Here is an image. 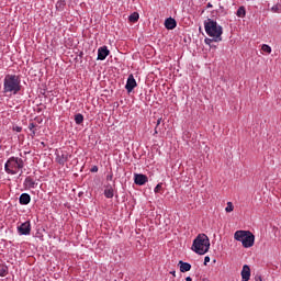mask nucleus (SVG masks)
Here are the masks:
<instances>
[{"label": "nucleus", "instance_id": "f257e3e1", "mask_svg": "<svg viewBox=\"0 0 281 281\" xmlns=\"http://www.w3.org/2000/svg\"><path fill=\"white\" fill-rule=\"evenodd\" d=\"M204 30L207 36L213 38L214 43H221V41H223V26H221L216 21L212 19L205 21Z\"/></svg>", "mask_w": 281, "mask_h": 281}, {"label": "nucleus", "instance_id": "f03ea898", "mask_svg": "<svg viewBox=\"0 0 281 281\" xmlns=\"http://www.w3.org/2000/svg\"><path fill=\"white\" fill-rule=\"evenodd\" d=\"M23 168H25V161L23 160V158H19V157H10L7 162L4 164V172H7V175H19L20 172V177L21 175H23Z\"/></svg>", "mask_w": 281, "mask_h": 281}, {"label": "nucleus", "instance_id": "7ed1b4c3", "mask_svg": "<svg viewBox=\"0 0 281 281\" xmlns=\"http://www.w3.org/2000/svg\"><path fill=\"white\" fill-rule=\"evenodd\" d=\"M191 249L198 256H205L210 251V237L205 234H199L193 240Z\"/></svg>", "mask_w": 281, "mask_h": 281}, {"label": "nucleus", "instance_id": "20e7f679", "mask_svg": "<svg viewBox=\"0 0 281 281\" xmlns=\"http://www.w3.org/2000/svg\"><path fill=\"white\" fill-rule=\"evenodd\" d=\"M21 91V79L16 75H7L3 81V93L16 95Z\"/></svg>", "mask_w": 281, "mask_h": 281}, {"label": "nucleus", "instance_id": "39448f33", "mask_svg": "<svg viewBox=\"0 0 281 281\" xmlns=\"http://www.w3.org/2000/svg\"><path fill=\"white\" fill-rule=\"evenodd\" d=\"M234 238L237 243H241L245 249L254 247V244L256 243V236L250 231H236Z\"/></svg>", "mask_w": 281, "mask_h": 281}, {"label": "nucleus", "instance_id": "423d86ee", "mask_svg": "<svg viewBox=\"0 0 281 281\" xmlns=\"http://www.w3.org/2000/svg\"><path fill=\"white\" fill-rule=\"evenodd\" d=\"M18 233L20 236H30V234H32V224L30 221H26L18 226Z\"/></svg>", "mask_w": 281, "mask_h": 281}, {"label": "nucleus", "instance_id": "0eeeda50", "mask_svg": "<svg viewBox=\"0 0 281 281\" xmlns=\"http://www.w3.org/2000/svg\"><path fill=\"white\" fill-rule=\"evenodd\" d=\"M69 159H71V155H69V153H67V151H61L60 154H57V156H56V161L60 166H65V164H67V161H69Z\"/></svg>", "mask_w": 281, "mask_h": 281}, {"label": "nucleus", "instance_id": "6e6552de", "mask_svg": "<svg viewBox=\"0 0 281 281\" xmlns=\"http://www.w3.org/2000/svg\"><path fill=\"white\" fill-rule=\"evenodd\" d=\"M135 87H137V81L135 80V77L133 75H130L126 81L125 89L126 91H128V93H131V91H133Z\"/></svg>", "mask_w": 281, "mask_h": 281}, {"label": "nucleus", "instance_id": "1a4fd4ad", "mask_svg": "<svg viewBox=\"0 0 281 281\" xmlns=\"http://www.w3.org/2000/svg\"><path fill=\"white\" fill-rule=\"evenodd\" d=\"M134 183H136V186H145V183H148V177H146V175L136 173L134 176Z\"/></svg>", "mask_w": 281, "mask_h": 281}, {"label": "nucleus", "instance_id": "9d476101", "mask_svg": "<svg viewBox=\"0 0 281 281\" xmlns=\"http://www.w3.org/2000/svg\"><path fill=\"white\" fill-rule=\"evenodd\" d=\"M111 54V50L106 46H102L98 49V60H106V56Z\"/></svg>", "mask_w": 281, "mask_h": 281}, {"label": "nucleus", "instance_id": "9b49d317", "mask_svg": "<svg viewBox=\"0 0 281 281\" xmlns=\"http://www.w3.org/2000/svg\"><path fill=\"white\" fill-rule=\"evenodd\" d=\"M250 278H251V268L245 265L241 270V281H249Z\"/></svg>", "mask_w": 281, "mask_h": 281}, {"label": "nucleus", "instance_id": "f8f14e48", "mask_svg": "<svg viewBox=\"0 0 281 281\" xmlns=\"http://www.w3.org/2000/svg\"><path fill=\"white\" fill-rule=\"evenodd\" d=\"M165 27L167 30H175V27H177V20L172 19V18H168L165 21Z\"/></svg>", "mask_w": 281, "mask_h": 281}, {"label": "nucleus", "instance_id": "ddd939ff", "mask_svg": "<svg viewBox=\"0 0 281 281\" xmlns=\"http://www.w3.org/2000/svg\"><path fill=\"white\" fill-rule=\"evenodd\" d=\"M178 267L180 268L181 273H186L192 269V265L184 261H179Z\"/></svg>", "mask_w": 281, "mask_h": 281}, {"label": "nucleus", "instance_id": "4468645a", "mask_svg": "<svg viewBox=\"0 0 281 281\" xmlns=\"http://www.w3.org/2000/svg\"><path fill=\"white\" fill-rule=\"evenodd\" d=\"M24 186L26 188H29V190H32V189L36 188V186H38V184L36 183V181H34V179H32L31 177H27L24 180Z\"/></svg>", "mask_w": 281, "mask_h": 281}, {"label": "nucleus", "instance_id": "2eb2a0df", "mask_svg": "<svg viewBox=\"0 0 281 281\" xmlns=\"http://www.w3.org/2000/svg\"><path fill=\"white\" fill-rule=\"evenodd\" d=\"M30 201H32V198L27 193H22L20 195V204L21 205H30Z\"/></svg>", "mask_w": 281, "mask_h": 281}, {"label": "nucleus", "instance_id": "dca6fc26", "mask_svg": "<svg viewBox=\"0 0 281 281\" xmlns=\"http://www.w3.org/2000/svg\"><path fill=\"white\" fill-rule=\"evenodd\" d=\"M236 16H238L239 19H245V16H247V10L245 9V7L238 8Z\"/></svg>", "mask_w": 281, "mask_h": 281}, {"label": "nucleus", "instance_id": "f3484780", "mask_svg": "<svg viewBox=\"0 0 281 281\" xmlns=\"http://www.w3.org/2000/svg\"><path fill=\"white\" fill-rule=\"evenodd\" d=\"M104 196L106 199H113V196H115V193L113 192V187H108L105 190H104Z\"/></svg>", "mask_w": 281, "mask_h": 281}, {"label": "nucleus", "instance_id": "a211bd4d", "mask_svg": "<svg viewBox=\"0 0 281 281\" xmlns=\"http://www.w3.org/2000/svg\"><path fill=\"white\" fill-rule=\"evenodd\" d=\"M128 21L131 23H137V21H139V13L134 12L128 16Z\"/></svg>", "mask_w": 281, "mask_h": 281}, {"label": "nucleus", "instance_id": "6ab92c4d", "mask_svg": "<svg viewBox=\"0 0 281 281\" xmlns=\"http://www.w3.org/2000/svg\"><path fill=\"white\" fill-rule=\"evenodd\" d=\"M29 130L31 131V137H36V124L30 123Z\"/></svg>", "mask_w": 281, "mask_h": 281}, {"label": "nucleus", "instance_id": "aec40b11", "mask_svg": "<svg viewBox=\"0 0 281 281\" xmlns=\"http://www.w3.org/2000/svg\"><path fill=\"white\" fill-rule=\"evenodd\" d=\"M65 5H67V0H59V1L56 3L57 10H64V9H65Z\"/></svg>", "mask_w": 281, "mask_h": 281}, {"label": "nucleus", "instance_id": "412c9836", "mask_svg": "<svg viewBox=\"0 0 281 281\" xmlns=\"http://www.w3.org/2000/svg\"><path fill=\"white\" fill-rule=\"evenodd\" d=\"M75 122L76 124H82V122H85V116L82 114H77L75 116Z\"/></svg>", "mask_w": 281, "mask_h": 281}, {"label": "nucleus", "instance_id": "4be33fe9", "mask_svg": "<svg viewBox=\"0 0 281 281\" xmlns=\"http://www.w3.org/2000/svg\"><path fill=\"white\" fill-rule=\"evenodd\" d=\"M261 50L265 52L266 54H271V52H272L271 46H269L267 44H263L261 46Z\"/></svg>", "mask_w": 281, "mask_h": 281}, {"label": "nucleus", "instance_id": "5701e85b", "mask_svg": "<svg viewBox=\"0 0 281 281\" xmlns=\"http://www.w3.org/2000/svg\"><path fill=\"white\" fill-rule=\"evenodd\" d=\"M225 212H234V204L232 202H227V206L225 207Z\"/></svg>", "mask_w": 281, "mask_h": 281}, {"label": "nucleus", "instance_id": "b1692460", "mask_svg": "<svg viewBox=\"0 0 281 281\" xmlns=\"http://www.w3.org/2000/svg\"><path fill=\"white\" fill-rule=\"evenodd\" d=\"M271 12L280 13V12H281V4H274V5L271 8Z\"/></svg>", "mask_w": 281, "mask_h": 281}, {"label": "nucleus", "instance_id": "393cba45", "mask_svg": "<svg viewBox=\"0 0 281 281\" xmlns=\"http://www.w3.org/2000/svg\"><path fill=\"white\" fill-rule=\"evenodd\" d=\"M162 183H158L155 189H154V192L155 194H159L161 192V188H162Z\"/></svg>", "mask_w": 281, "mask_h": 281}, {"label": "nucleus", "instance_id": "a878e982", "mask_svg": "<svg viewBox=\"0 0 281 281\" xmlns=\"http://www.w3.org/2000/svg\"><path fill=\"white\" fill-rule=\"evenodd\" d=\"M12 131H14L15 133H21V131H23V127L19 125H13Z\"/></svg>", "mask_w": 281, "mask_h": 281}, {"label": "nucleus", "instance_id": "bb28decb", "mask_svg": "<svg viewBox=\"0 0 281 281\" xmlns=\"http://www.w3.org/2000/svg\"><path fill=\"white\" fill-rule=\"evenodd\" d=\"M213 41H214V37H212V38H205V40H204V43H205L206 45H211Z\"/></svg>", "mask_w": 281, "mask_h": 281}, {"label": "nucleus", "instance_id": "cd10ccee", "mask_svg": "<svg viewBox=\"0 0 281 281\" xmlns=\"http://www.w3.org/2000/svg\"><path fill=\"white\" fill-rule=\"evenodd\" d=\"M5 276H8V273L5 272V270H1V271H0V277H1V278H5Z\"/></svg>", "mask_w": 281, "mask_h": 281}, {"label": "nucleus", "instance_id": "c85d7f7f", "mask_svg": "<svg viewBox=\"0 0 281 281\" xmlns=\"http://www.w3.org/2000/svg\"><path fill=\"white\" fill-rule=\"evenodd\" d=\"M207 262H210V256H206V257L204 258V265H205V266H207Z\"/></svg>", "mask_w": 281, "mask_h": 281}, {"label": "nucleus", "instance_id": "c756f323", "mask_svg": "<svg viewBox=\"0 0 281 281\" xmlns=\"http://www.w3.org/2000/svg\"><path fill=\"white\" fill-rule=\"evenodd\" d=\"M91 172H98V167L97 166L92 167Z\"/></svg>", "mask_w": 281, "mask_h": 281}, {"label": "nucleus", "instance_id": "7c9ffc66", "mask_svg": "<svg viewBox=\"0 0 281 281\" xmlns=\"http://www.w3.org/2000/svg\"><path fill=\"white\" fill-rule=\"evenodd\" d=\"M159 124H161V117L157 120V126H159Z\"/></svg>", "mask_w": 281, "mask_h": 281}, {"label": "nucleus", "instance_id": "2f4dec72", "mask_svg": "<svg viewBox=\"0 0 281 281\" xmlns=\"http://www.w3.org/2000/svg\"><path fill=\"white\" fill-rule=\"evenodd\" d=\"M186 281H192V277H187Z\"/></svg>", "mask_w": 281, "mask_h": 281}, {"label": "nucleus", "instance_id": "473e14b6", "mask_svg": "<svg viewBox=\"0 0 281 281\" xmlns=\"http://www.w3.org/2000/svg\"><path fill=\"white\" fill-rule=\"evenodd\" d=\"M170 273H171V276H176L177 272L176 271H171Z\"/></svg>", "mask_w": 281, "mask_h": 281}, {"label": "nucleus", "instance_id": "72a5a7b5", "mask_svg": "<svg viewBox=\"0 0 281 281\" xmlns=\"http://www.w3.org/2000/svg\"><path fill=\"white\" fill-rule=\"evenodd\" d=\"M207 8H212V3L209 2V3H207Z\"/></svg>", "mask_w": 281, "mask_h": 281}, {"label": "nucleus", "instance_id": "f704fd0d", "mask_svg": "<svg viewBox=\"0 0 281 281\" xmlns=\"http://www.w3.org/2000/svg\"><path fill=\"white\" fill-rule=\"evenodd\" d=\"M202 281H210V279H203Z\"/></svg>", "mask_w": 281, "mask_h": 281}, {"label": "nucleus", "instance_id": "c9c22d12", "mask_svg": "<svg viewBox=\"0 0 281 281\" xmlns=\"http://www.w3.org/2000/svg\"><path fill=\"white\" fill-rule=\"evenodd\" d=\"M109 179H113V177L110 176Z\"/></svg>", "mask_w": 281, "mask_h": 281}, {"label": "nucleus", "instance_id": "e433bc0d", "mask_svg": "<svg viewBox=\"0 0 281 281\" xmlns=\"http://www.w3.org/2000/svg\"><path fill=\"white\" fill-rule=\"evenodd\" d=\"M109 179H113V177L110 176Z\"/></svg>", "mask_w": 281, "mask_h": 281}, {"label": "nucleus", "instance_id": "4c0bfd02", "mask_svg": "<svg viewBox=\"0 0 281 281\" xmlns=\"http://www.w3.org/2000/svg\"><path fill=\"white\" fill-rule=\"evenodd\" d=\"M259 281H262V279H260Z\"/></svg>", "mask_w": 281, "mask_h": 281}]
</instances>
